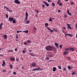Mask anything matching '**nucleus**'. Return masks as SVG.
<instances>
[{
    "label": "nucleus",
    "mask_w": 77,
    "mask_h": 77,
    "mask_svg": "<svg viewBox=\"0 0 77 77\" xmlns=\"http://www.w3.org/2000/svg\"><path fill=\"white\" fill-rule=\"evenodd\" d=\"M45 48L47 51H51L52 50V46L50 45L47 46L45 47Z\"/></svg>",
    "instance_id": "obj_1"
},
{
    "label": "nucleus",
    "mask_w": 77,
    "mask_h": 77,
    "mask_svg": "<svg viewBox=\"0 0 77 77\" xmlns=\"http://www.w3.org/2000/svg\"><path fill=\"white\" fill-rule=\"evenodd\" d=\"M36 63L33 62L32 64H31L30 67H35V66L36 65Z\"/></svg>",
    "instance_id": "obj_2"
},
{
    "label": "nucleus",
    "mask_w": 77,
    "mask_h": 77,
    "mask_svg": "<svg viewBox=\"0 0 77 77\" xmlns=\"http://www.w3.org/2000/svg\"><path fill=\"white\" fill-rule=\"evenodd\" d=\"M14 3L16 4H17L18 5L20 4V2L18 0H15L14 1Z\"/></svg>",
    "instance_id": "obj_3"
},
{
    "label": "nucleus",
    "mask_w": 77,
    "mask_h": 77,
    "mask_svg": "<svg viewBox=\"0 0 77 77\" xmlns=\"http://www.w3.org/2000/svg\"><path fill=\"white\" fill-rule=\"evenodd\" d=\"M65 35L66 36H69L70 37H73V35H72L71 34H65Z\"/></svg>",
    "instance_id": "obj_4"
},
{
    "label": "nucleus",
    "mask_w": 77,
    "mask_h": 77,
    "mask_svg": "<svg viewBox=\"0 0 77 77\" xmlns=\"http://www.w3.org/2000/svg\"><path fill=\"white\" fill-rule=\"evenodd\" d=\"M38 68H36V69H32V71H37L39 70H41L40 69V67H38Z\"/></svg>",
    "instance_id": "obj_5"
},
{
    "label": "nucleus",
    "mask_w": 77,
    "mask_h": 77,
    "mask_svg": "<svg viewBox=\"0 0 77 77\" xmlns=\"http://www.w3.org/2000/svg\"><path fill=\"white\" fill-rule=\"evenodd\" d=\"M10 59L11 61H13L15 60V58L14 57H10Z\"/></svg>",
    "instance_id": "obj_6"
},
{
    "label": "nucleus",
    "mask_w": 77,
    "mask_h": 77,
    "mask_svg": "<svg viewBox=\"0 0 77 77\" xmlns=\"http://www.w3.org/2000/svg\"><path fill=\"white\" fill-rule=\"evenodd\" d=\"M54 45L57 47V48L58 49L59 48V44L57 43H55L54 44Z\"/></svg>",
    "instance_id": "obj_7"
},
{
    "label": "nucleus",
    "mask_w": 77,
    "mask_h": 77,
    "mask_svg": "<svg viewBox=\"0 0 77 77\" xmlns=\"http://www.w3.org/2000/svg\"><path fill=\"white\" fill-rule=\"evenodd\" d=\"M14 19L13 17H10L9 18V20L10 22L12 21Z\"/></svg>",
    "instance_id": "obj_8"
},
{
    "label": "nucleus",
    "mask_w": 77,
    "mask_h": 77,
    "mask_svg": "<svg viewBox=\"0 0 77 77\" xmlns=\"http://www.w3.org/2000/svg\"><path fill=\"white\" fill-rule=\"evenodd\" d=\"M43 2L44 3V4L46 5L47 7H48L49 6V4H47L46 2L45 1H43Z\"/></svg>",
    "instance_id": "obj_9"
},
{
    "label": "nucleus",
    "mask_w": 77,
    "mask_h": 77,
    "mask_svg": "<svg viewBox=\"0 0 77 77\" xmlns=\"http://www.w3.org/2000/svg\"><path fill=\"white\" fill-rule=\"evenodd\" d=\"M69 50L71 51H75V49L73 48H72L71 47H69Z\"/></svg>",
    "instance_id": "obj_10"
},
{
    "label": "nucleus",
    "mask_w": 77,
    "mask_h": 77,
    "mask_svg": "<svg viewBox=\"0 0 77 77\" xmlns=\"http://www.w3.org/2000/svg\"><path fill=\"white\" fill-rule=\"evenodd\" d=\"M68 26V27H67V28L68 29H71L72 28L71 27H70V25H71V24H66Z\"/></svg>",
    "instance_id": "obj_11"
},
{
    "label": "nucleus",
    "mask_w": 77,
    "mask_h": 77,
    "mask_svg": "<svg viewBox=\"0 0 77 77\" xmlns=\"http://www.w3.org/2000/svg\"><path fill=\"white\" fill-rule=\"evenodd\" d=\"M47 29H48L49 30H50V32H53V30H52L51 29H50L48 27V26L46 27Z\"/></svg>",
    "instance_id": "obj_12"
},
{
    "label": "nucleus",
    "mask_w": 77,
    "mask_h": 77,
    "mask_svg": "<svg viewBox=\"0 0 77 77\" xmlns=\"http://www.w3.org/2000/svg\"><path fill=\"white\" fill-rule=\"evenodd\" d=\"M5 63L4 60H3V63L2 64V66L4 67L5 66Z\"/></svg>",
    "instance_id": "obj_13"
},
{
    "label": "nucleus",
    "mask_w": 77,
    "mask_h": 77,
    "mask_svg": "<svg viewBox=\"0 0 77 77\" xmlns=\"http://www.w3.org/2000/svg\"><path fill=\"white\" fill-rule=\"evenodd\" d=\"M52 49H53V50L54 51H56V48L55 47L52 46Z\"/></svg>",
    "instance_id": "obj_14"
},
{
    "label": "nucleus",
    "mask_w": 77,
    "mask_h": 77,
    "mask_svg": "<svg viewBox=\"0 0 77 77\" xmlns=\"http://www.w3.org/2000/svg\"><path fill=\"white\" fill-rule=\"evenodd\" d=\"M6 10H7L9 12H10L11 13H12V11H11V10H9V8L7 7L6 8Z\"/></svg>",
    "instance_id": "obj_15"
},
{
    "label": "nucleus",
    "mask_w": 77,
    "mask_h": 77,
    "mask_svg": "<svg viewBox=\"0 0 77 77\" xmlns=\"http://www.w3.org/2000/svg\"><path fill=\"white\" fill-rule=\"evenodd\" d=\"M67 13L69 15V16H71L72 15V14L71 13H69V10H67Z\"/></svg>",
    "instance_id": "obj_16"
},
{
    "label": "nucleus",
    "mask_w": 77,
    "mask_h": 77,
    "mask_svg": "<svg viewBox=\"0 0 77 77\" xmlns=\"http://www.w3.org/2000/svg\"><path fill=\"white\" fill-rule=\"evenodd\" d=\"M4 38L5 39H7V36L6 35H5L3 36Z\"/></svg>",
    "instance_id": "obj_17"
},
{
    "label": "nucleus",
    "mask_w": 77,
    "mask_h": 77,
    "mask_svg": "<svg viewBox=\"0 0 77 77\" xmlns=\"http://www.w3.org/2000/svg\"><path fill=\"white\" fill-rule=\"evenodd\" d=\"M56 67H54L53 68V71L54 72L56 71Z\"/></svg>",
    "instance_id": "obj_18"
},
{
    "label": "nucleus",
    "mask_w": 77,
    "mask_h": 77,
    "mask_svg": "<svg viewBox=\"0 0 77 77\" xmlns=\"http://www.w3.org/2000/svg\"><path fill=\"white\" fill-rule=\"evenodd\" d=\"M30 54L31 56H32L33 57H35V55L33 53H30Z\"/></svg>",
    "instance_id": "obj_19"
},
{
    "label": "nucleus",
    "mask_w": 77,
    "mask_h": 77,
    "mask_svg": "<svg viewBox=\"0 0 77 77\" xmlns=\"http://www.w3.org/2000/svg\"><path fill=\"white\" fill-rule=\"evenodd\" d=\"M68 51H65V52H64V55H66L67 54H68Z\"/></svg>",
    "instance_id": "obj_20"
},
{
    "label": "nucleus",
    "mask_w": 77,
    "mask_h": 77,
    "mask_svg": "<svg viewBox=\"0 0 77 77\" xmlns=\"http://www.w3.org/2000/svg\"><path fill=\"white\" fill-rule=\"evenodd\" d=\"M3 23H1V24H0V29H2V26L3 25Z\"/></svg>",
    "instance_id": "obj_21"
},
{
    "label": "nucleus",
    "mask_w": 77,
    "mask_h": 77,
    "mask_svg": "<svg viewBox=\"0 0 77 77\" xmlns=\"http://www.w3.org/2000/svg\"><path fill=\"white\" fill-rule=\"evenodd\" d=\"M12 21H13V23L14 24L16 22V21L15 20V19H13Z\"/></svg>",
    "instance_id": "obj_22"
},
{
    "label": "nucleus",
    "mask_w": 77,
    "mask_h": 77,
    "mask_svg": "<svg viewBox=\"0 0 77 77\" xmlns=\"http://www.w3.org/2000/svg\"><path fill=\"white\" fill-rule=\"evenodd\" d=\"M35 11L37 14H38L39 13V11L37 10H35Z\"/></svg>",
    "instance_id": "obj_23"
},
{
    "label": "nucleus",
    "mask_w": 77,
    "mask_h": 77,
    "mask_svg": "<svg viewBox=\"0 0 77 77\" xmlns=\"http://www.w3.org/2000/svg\"><path fill=\"white\" fill-rule=\"evenodd\" d=\"M23 32L26 33H28V30H26V31H23Z\"/></svg>",
    "instance_id": "obj_24"
},
{
    "label": "nucleus",
    "mask_w": 77,
    "mask_h": 77,
    "mask_svg": "<svg viewBox=\"0 0 77 77\" xmlns=\"http://www.w3.org/2000/svg\"><path fill=\"white\" fill-rule=\"evenodd\" d=\"M28 14L27 13V12L26 11V17H28Z\"/></svg>",
    "instance_id": "obj_25"
},
{
    "label": "nucleus",
    "mask_w": 77,
    "mask_h": 77,
    "mask_svg": "<svg viewBox=\"0 0 77 77\" xmlns=\"http://www.w3.org/2000/svg\"><path fill=\"white\" fill-rule=\"evenodd\" d=\"M68 69L69 70H70L71 69V67L69 66H68Z\"/></svg>",
    "instance_id": "obj_26"
},
{
    "label": "nucleus",
    "mask_w": 77,
    "mask_h": 77,
    "mask_svg": "<svg viewBox=\"0 0 77 77\" xmlns=\"http://www.w3.org/2000/svg\"><path fill=\"white\" fill-rule=\"evenodd\" d=\"M29 20H27L26 22V24H28L29 23Z\"/></svg>",
    "instance_id": "obj_27"
},
{
    "label": "nucleus",
    "mask_w": 77,
    "mask_h": 77,
    "mask_svg": "<svg viewBox=\"0 0 77 77\" xmlns=\"http://www.w3.org/2000/svg\"><path fill=\"white\" fill-rule=\"evenodd\" d=\"M60 0H58V2H57V4H59V3H60Z\"/></svg>",
    "instance_id": "obj_28"
},
{
    "label": "nucleus",
    "mask_w": 77,
    "mask_h": 77,
    "mask_svg": "<svg viewBox=\"0 0 77 77\" xmlns=\"http://www.w3.org/2000/svg\"><path fill=\"white\" fill-rule=\"evenodd\" d=\"M49 20L50 22L52 21V19H51V17H50V19Z\"/></svg>",
    "instance_id": "obj_29"
},
{
    "label": "nucleus",
    "mask_w": 77,
    "mask_h": 77,
    "mask_svg": "<svg viewBox=\"0 0 77 77\" xmlns=\"http://www.w3.org/2000/svg\"><path fill=\"white\" fill-rule=\"evenodd\" d=\"M9 66L11 68H12L13 66L12 65V64H11L10 65H9Z\"/></svg>",
    "instance_id": "obj_30"
},
{
    "label": "nucleus",
    "mask_w": 77,
    "mask_h": 77,
    "mask_svg": "<svg viewBox=\"0 0 77 77\" xmlns=\"http://www.w3.org/2000/svg\"><path fill=\"white\" fill-rule=\"evenodd\" d=\"M27 43H31V41L29 40H28L27 41Z\"/></svg>",
    "instance_id": "obj_31"
},
{
    "label": "nucleus",
    "mask_w": 77,
    "mask_h": 77,
    "mask_svg": "<svg viewBox=\"0 0 77 77\" xmlns=\"http://www.w3.org/2000/svg\"><path fill=\"white\" fill-rule=\"evenodd\" d=\"M45 59L46 60H48L49 59V57H46Z\"/></svg>",
    "instance_id": "obj_32"
},
{
    "label": "nucleus",
    "mask_w": 77,
    "mask_h": 77,
    "mask_svg": "<svg viewBox=\"0 0 77 77\" xmlns=\"http://www.w3.org/2000/svg\"><path fill=\"white\" fill-rule=\"evenodd\" d=\"M58 67L60 69H61V67L60 66H58Z\"/></svg>",
    "instance_id": "obj_33"
},
{
    "label": "nucleus",
    "mask_w": 77,
    "mask_h": 77,
    "mask_svg": "<svg viewBox=\"0 0 77 77\" xmlns=\"http://www.w3.org/2000/svg\"><path fill=\"white\" fill-rule=\"evenodd\" d=\"M2 71L3 72H6V70H2Z\"/></svg>",
    "instance_id": "obj_34"
},
{
    "label": "nucleus",
    "mask_w": 77,
    "mask_h": 77,
    "mask_svg": "<svg viewBox=\"0 0 77 77\" xmlns=\"http://www.w3.org/2000/svg\"><path fill=\"white\" fill-rule=\"evenodd\" d=\"M52 6H55V4H54V3H52Z\"/></svg>",
    "instance_id": "obj_35"
},
{
    "label": "nucleus",
    "mask_w": 77,
    "mask_h": 77,
    "mask_svg": "<svg viewBox=\"0 0 77 77\" xmlns=\"http://www.w3.org/2000/svg\"><path fill=\"white\" fill-rule=\"evenodd\" d=\"M22 32L21 31H17V32L18 33H19L20 32Z\"/></svg>",
    "instance_id": "obj_36"
},
{
    "label": "nucleus",
    "mask_w": 77,
    "mask_h": 77,
    "mask_svg": "<svg viewBox=\"0 0 77 77\" xmlns=\"http://www.w3.org/2000/svg\"><path fill=\"white\" fill-rule=\"evenodd\" d=\"M13 74L14 75H16L17 74L16 72H13Z\"/></svg>",
    "instance_id": "obj_37"
},
{
    "label": "nucleus",
    "mask_w": 77,
    "mask_h": 77,
    "mask_svg": "<svg viewBox=\"0 0 77 77\" xmlns=\"http://www.w3.org/2000/svg\"><path fill=\"white\" fill-rule=\"evenodd\" d=\"M5 16H6V17L7 18H8V16L7 14H5Z\"/></svg>",
    "instance_id": "obj_38"
},
{
    "label": "nucleus",
    "mask_w": 77,
    "mask_h": 77,
    "mask_svg": "<svg viewBox=\"0 0 77 77\" xmlns=\"http://www.w3.org/2000/svg\"><path fill=\"white\" fill-rule=\"evenodd\" d=\"M60 48H62V45H60Z\"/></svg>",
    "instance_id": "obj_39"
},
{
    "label": "nucleus",
    "mask_w": 77,
    "mask_h": 77,
    "mask_svg": "<svg viewBox=\"0 0 77 77\" xmlns=\"http://www.w3.org/2000/svg\"><path fill=\"white\" fill-rule=\"evenodd\" d=\"M69 50V48H66L65 49V50H66V51H67V50Z\"/></svg>",
    "instance_id": "obj_40"
},
{
    "label": "nucleus",
    "mask_w": 77,
    "mask_h": 77,
    "mask_svg": "<svg viewBox=\"0 0 77 77\" xmlns=\"http://www.w3.org/2000/svg\"><path fill=\"white\" fill-rule=\"evenodd\" d=\"M45 25L46 26H48V23H45Z\"/></svg>",
    "instance_id": "obj_41"
},
{
    "label": "nucleus",
    "mask_w": 77,
    "mask_h": 77,
    "mask_svg": "<svg viewBox=\"0 0 77 77\" xmlns=\"http://www.w3.org/2000/svg\"><path fill=\"white\" fill-rule=\"evenodd\" d=\"M75 74V72H73L72 73V75H74Z\"/></svg>",
    "instance_id": "obj_42"
},
{
    "label": "nucleus",
    "mask_w": 77,
    "mask_h": 77,
    "mask_svg": "<svg viewBox=\"0 0 77 77\" xmlns=\"http://www.w3.org/2000/svg\"><path fill=\"white\" fill-rule=\"evenodd\" d=\"M62 5V4L61 3H60L59 4V6H61Z\"/></svg>",
    "instance_id": "obj_43"
},
{
    "label": "nucleus",
    "mask_w": 77,
    "mask_h": 77,
    "mask_svg": "<svg viewBox=\"0 0 77 77\" xmlns=\"http://www.w3.org/2000/svg\"><path fill=\"white\" fill-rule=\"evenodd\" d=\"M13 51V50H9L8 51V52H10L11 51V52H12Z\"/></svg>",
    "instance_id": "obj_44"
},
{
    "label": "nucleus",
    "mask_w": 77,
    "mask_h": 77,
    "mask_svg": "<svg viewBox=\"0 0 77 77\" xmlns=\"http://www.w3.org/2000/svg\"><path fill=\"white\" fill-rule=\"evenodd\" d=\"M67 59H68L69 60H70L71 59V57H67Z\"/></svg>",
    "instance_id": "obj_45"
},
{
    "label": "nucleus",
    "mask_w": 77,
    "mask_h": 77,
    "mask_svg": "<svg viewBox=\"0 0 77 77\" xmlns=\"http://www.w3.org/2000/svg\"><path fill=\"white\" fill-rule=\"evenodd\" d=\"M27 17H26L25 18V19L26 20H27V19H28Z\"/></svg>",
    "instance_id": "obj_46"
},
{
    "label": "nucleus",
    "mask_w": 77,
    "mask_h": 77,
    "mask_svg": "<svg viewBox=\"0 0 77 77\" xmlns=\"http://www.w3.org/2000/svg\"><path fill=\"white\" fill-rule=\"evenodd\" d=\"M74 4V3L73 2L71 3V5H73Z\"/></svg>",
    "instance_id": "obj_47"
},
{
    "label": "nucleus",
    "mask_w": 77,
    "mask_h": 77,
    "mask_svg": "<svg viewBox=\"0 0 77 77\" xmlns=\"http://www.w3.org/2000/svg\"><path fill=\"white\" fill-rule=\"evenodd\" d=\"M58 13H60L61 12V11L59 10H58Z\"/></svg>",
    "instance_id": "obj_48"
},
{
    "label": "nucleus",
    "mask_w": 77,
    "mask_h": 77,
    "mask_svg": "<svg viewBox=\"0 0 77 77\" xmlns=\"http://www.w3.org/2000/svg\"><path fill=\"white\" fill-rule=\"evenodd\" d=\"M18 37L17 35H16V39H18Z\"/></svg>",
    "instance_id": "obj_49"
},
{
    "label": "nucleus",
    "mask_w": 77,
    "mask_h": 77,
    "mask_svg": "<svg viewBox=\"0 0 77 77\" xmlns=\"http://www.w3.org/2000/svg\"><path fill=\"white\" fill-rule=\"evenodd\" d=\"M45 5H42V7L43 8H44L45 7Z\"/></svg>",
    "instance_id": "obj_50"
},
{
    "label": "nucleus",
    "mask_w": 77,
    "mask_h": 77,
    "mask_svg": "<svg viewBox=\"0 0 77 77\" xmlns=\"http://www.w3.org/2000/svg\"><path fill=\"white\" fill-rule=\"evenodd\" d=\"M17 48H16L15 49H14V50L15 51H17Z\"/></svg>",
    "instance_id": "obj_51"
},
{
    "label": "nucleus",
    "mask_w": 77,
    "mask_h": 77,
    "mask_svg": "<svg viewBox=\"0 0 77 77\" xmlns=\"http://www.w3.org/2000/svg\"><path fill=\"white\" fill-rule=\"evenodd\" d=\"M16 61H17V62H18V61H19V59H18L17 58L16 59Z\"/></svg>",
    "instance_id": "obj_52"
},
{
    "label": "nucleus",
    "mask_w": 77,
    "mask_h": 77,
    "mask_svg": "<svg viewBox=\"0 0 77 77\" xmlns=\"http://www.w3.org/2000/svg\"><path fill=\"white\" fill-rule=\"evenodd\" d=\"M54 31L55 32H57V30L56 29H55Z\"/></svg>",
    "instance_id": "obj_53"
},
{
    "label": "nucleus",
    "mask_w": 77,
    "mask_h": 77,
    "mask_svg": "<svg viewBox=\"0 0 77 77\" xmlns=\"http://www.w3.org/2000/svg\"><path fill=\"white\" fill-rule=\"evenodd\" d=\"M22 52H23V54H24V53H25V51L23 50V51H22Z\"/></svg>",
    "instance_id": "obj_54"
},
{
    "label": "nucleus",
    "mask_w": 77,
    "mask_h": 77,
    "mask_svg": "<svg viewBox=\"0 0 77 77\" xmlns=\"http://www.w3.org/2000/svg\"><path fill=\"white\" fill-rule=\"evenodd\" d=\"M24 44L25 45H27V43L26 42H24Z\"/></svg>",
    "instance_id": "obj_55"
},
{
    "label": "nucleus",
    "mask_w": 77,
    "mask_h": 77,
    "mask_svg": "<svg viewBox=\"0 0 77 77\" xmlns=\"http://www.w3.org/2000/svg\"><path fill=\"white\" fill-rule=\"evenodd\" d=\"M35 17H38V15L37 14H35Z\"/></svg>",
    "instance_id": "obj_56"
},
{
    "label": "nucleus",
    "mask_w": 77,
    "mask_h": 77,
    "mask_svg": "<svg viewBox=\"0 0 77 77\" xmlns=\"http://www.w3.org/2000/svg\"><path fill=\"white\" fill-rule=\"evenodd\" d=\"M32 50H29V51L30 52H32Z\"/></svg>",
    "instance_id": "obj_57"
},
{
    "label": "nucleus",
    "mask_w": 77,
    "mask_h": 77,
    "mask_svg": "<svg viewBox=\"0 0 77 77\" xmlns=\"http://www.w3.org/2000/svg\"><path fill=\"white\" fill-rule=\"evenodd\" d=\"M51 61H54L53 60H50L49 61V62H51Z\"/></svg>",
    "instance_id": "obj_58"
},
{
    "label": "nucleus",
    "mask_w": 77,
    "mask_h": 77,
    "mask_svg": "<svg viewBox=\"0 0 77 77\" xmlns=\"http://www.w3.org/2000/svg\"><path fill=\"white\" fill-rule=\"evenodd\" d=\"M63 29H66V27L65 26H64L63 27Z\"/></svg>",
    "instance_id": "obj_59"
},
{
    "label": "nucleus",
    "mask_w": 77,
    "mask_h": 77,
    "mask_svg": "<svg viewBox=\"0 0 77 77\" xmlns=\"http://www.w3.org/2000/svg\"><path fill=\"white\" fill-rule=\"evenodd\" d=\"M63 70L64 71H66V69L65 68H64L63 69Z\"/></svg>",
    "instance_id": "obj_60"
},
{
    "label": "nucleus",
    "mask_w": 77,
    "mask_h": 77,
    "mask_svg": "<svg viewBox=\"0 0 77 77\" xmlns=\"http://www.w3.org/2000/svg\"><path fill=\"white\" fill-rule=\"evenodd\" d=\"M34 29H35V30H36V29H37V28H36L35 27L34 28Z\"/></svg>",
    "instance_id": "obj_61"
},
{
    "label": "nucleus",
    "mask_w": 77,
    "mask_h": 77,
    "mask_svg": "<svg viewBox=\"0 0 77 77\" xmlns=\"http://www.w3.org/2000/svg\"><path fill=\"white\" fill-rule=\"evenodd\" d=\"M75 28H77V25L76 24L75 25Z\"/></svg>",
    "instance_id": "obj_62"
},
{
    "label": "nucleus",
    "mask_w": 77,
    "mask_h": 77,
    "mask_svg": "<svg viewBox=\"0 0 77 77\" xmlns=\"http://www.w3.org/2000/svg\"><path fill=\"white\" fill-rule=\"evenodd\" d=\"M0 56H3V55H2V54H0Z\"/></svg>",
    "instance_id": "obj_63"
},
{
    "label": "nucleus",
    "mask_w": 77,
    "mask_h": 77,
    "mask_svg": "<svg viewBox=\"0 0 77 77\" xmlns=\"http://www.w3.org/2000/svg\"><path fill=\"white\" fill-rule=\"evenodd\" d=\"M4 8H5L6 9V8H7V7H6V6H5V7H4Z\"/></svg>",
    "instance_id": "obj_64"
}]
</instances>
